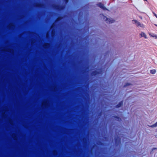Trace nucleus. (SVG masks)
<instances>
[{"instance_id":"nucleus-1","label":"nucleus","mask_w":157,"mask_h":157,"mask_svg":"<svg viewBox=\"0 0 157 157\" xmlns=\"http://www.w3.org/2000/svg\"><path fill=\"white\" fill-rule=\"evenodd\" d=\"M108 68H99V147H122L121 146H102L104 144L113 143L118 144L121 140L120 125L109 122L110 89L106 76Z\"/></svg>"},{"instance_id":"nucleus-2","label":"nucleus","mask_w":157,"mask_h":157,"mask_svg":"<svg viewBox=\"0 0 157 157\" xmlns=\"http://www.w3.org/2000/svg\"><path fill=\"white\" fill-rule=\"evenodd\" d=\"M36 149H95V157H98V148H36Z\"/></svg>"},{"instance_id":"nucleus-3","label":"nucleus","mask_w":157,"mask_h":157,"mask_svg":"<svg viewBox=\"0 0 157 157\" xmlns=\"http://www.w3.org/2000/svg\"><path fill=\"white\" fill-rule=\"evenodd\" d=\"M122 148H99V157H109V154L106 150L120 149Z\"/></svg>"},{"instance_id":"nucleus-4","label":"nucleus","mask_w":157,"mask_h":157,"mask_svg":"<svg viewBox=\"0 0 157 157\" xmlns=\"http://www.w3.org/2000/svg\"><path fill=\"white\" fill-rule=\"evenodd\" d=\"M52 7L54 9L60 11L63 10L65 8V6H64L55 4L52 5Z\"/></svg>"},{"instance_id":"nucleus-5","label":"nucleus","mask_w":157,"mask_h":157,"mask_svg":"<svg viewBox=\"0 0 157 157\" xmlns=\"http://www.w3.org/2000/svg\"><path fill=\"white\" fill-rule=\"evenodd\" d=\"M132 22L133 24H135L137 27H140L142 28L144 27V25L143 24H141L140 22L136 20H132Z\"/></svg>"},{"instance_id":"nucleus-6","label":"nucleus","mask_w":157,"mask_h":157,"mask_svg":"<svg viewBox=\"0 0 157 157\" xmlns=\"http://www.w3.org/2000/svg\"><path fill=\"white\" fill-rule=\"evenodd\" d=\"M105 21L107 23H112L115 21V20L112 18H109L105 16L104 19H105Z\"/></svg>"},{"instance_id":"nucleus-7","label":"nucleus","mask_w":157,"mask_h":157,"mask_svg":"<svg viewBox=\"0 0 157 157\" xmlns=\"http://www.w3.org/2000/svg\"><path fill=\"white\" fill-rule=\"evenodd\" d=\"M55 24L54 23H53L51 27V29H52V31L51 32V36L52 37H53L55 35L56 32L55 30L53 28L55 26Z\"/></svg>"},{"instance_id":"nucleus-8","label":"nucleus","mask_w":157,"mask_h":157,"mask_svg":"<svg viewBox=\"0 0 157 157\" xmlns=\"http://www.w3.org/2000/svg\"><path fill=\"white\" fill-rule=\"evenodd\" d=\"M99 7L104 11H109V10L104 6V4L101 2H99Z\"/></svg>"},{"instance_id":"nucleus-9","label":"nucleus","mask_w":157,"mask_h":157,"mask_svg":"<svg viewBox=\"0 0 157 157\" xmlns=\"http://www.w3.org/2000/svg\"><path fill=\"white\" fill-rule=\"evenodd\" d=\"M34 7L38 8H44V5L43 4L40 3H36L34 4Z\"/></svg>"},{"instance_id":"nucleus-10","label":"nucleus","mask_w":157,"mask_h":157,"mask_svg":"<svg viewBox=\"0 0 157 157\" xmlns=\"http://www.w3.org/2000/svg\"><path fill=\"white\" fill-rule=\"evenodd\" d=\"M112 117L116 121L120 122L121 121V118L118 116L114 115L112 116Z\"/></svg>"},{"instance_id":"nucleus-11","label":"nucleus","mask_w":157,"mask_h":157,"mask_svg":"<svg viewBox=\"0 0 157 157\" xmlns=\"http://www.w3.org/2000/svg\"><path fill=\"white\" fill-rule=\"evenodd\" d=\"M123 101L122 100L121 101H120L117 104L115 107L117 108H119L122 106L123 105Z\"/></svg>"},{"instance_id":"nucleus-12","label":"nucleus","mask_w":157,"mask_h":157,"mask_svg":"<svg viewBox=\"0 0 157 157\" xmlns=\"http://www.w3.org/2000/svg\"><path fill=\"white\" fill-rule=\"evenodd\" d=\"M81 141L83 144H86L87 142V138L86 137H84L81 139Z\"/></svg>"},{"instance_id":"nucleus-13","label":"nucleus","mask_w":157,"mask_h":157,"mask_svg":"<svg viewBox=\"0 0 157 157\" xmlns=\"http://www.w3.org/2000/svg\"><path fill=\"white\" fill-rule=\"evenodd\" d=\"M50 45L49 44L46 43L43 45V47L45 48L48 49L50 47Z\"/></svg>"},{"instance_id":"nucleus-14","label":"nucleus","mask_w":157,"mask_h":157,"mask_svg":"<svg viewBox=\"0 0 157 157\" xmlns=\"http://www.w3.org/2000/svg\"><path fill=\"white\" fill-rule=\"evenodd\" d=\"M140 35L141 37H144L145 39H147V38L146 35L143 32H141L140 34Z\"/></svg>"},{"instance_id":"nucleus-15","label":"nucleus","mask_w":157,"mask_h":157,"mask_svg":"<svg viewBox=\"0 0 157 157\" xmlns=\"http://www.w3.org/2000/svg\"><path fill=\"white\" fill-rule=\"evenodd\" d=\"M14 27V25L13 23H10L8 26V28L9 29H13Z\"/></svg>"},{"instance_id":"nucleus-16","label":"nucleus","mask_w":157,"mask_h":157,"mask_svg":"<svg viewBox=\"0 0 157 157\" xmlns=\"http://www.w3.org/2000/svg\"><path fill=\"white\" fill-rule=\"evenodd\" d=\"M131 85H132L131 83L129 82H127L124 84V85L123 86V87H125Z\"/></svg>"},{"instance_id":"nucleus-17","label":"nucleus","mask_w":157,"mask_h":157,"mask_svg":"<svg viewBox=\"0 0 157 157\" xmlns=\"http://www.w3.org/2000/svg\"><path fill=\"white\" fill-rule=\"evenodd\" d=\"M148 126L150 127H151V128H154V127H156L157 126V121L154 124L152 125H147Z\"/></svg>"},{"instance_id":"nucleus-18","label":"nucleus","mask_w":157,"mask_h":157,"mask_svg":"<svg viewBox=\"0 0 157 157\" xmlns=\"http://www.w3.org/2000/svg\"><path fill=\"white\" fill-rule=\"evenodd\" d=\"M150 72L152 74H154L155 73L156 71L155 69L151 70L150 71Z\"/></svg>"},{"instance_id":"nucleus-19","label":"nucleus","mask_w":157,"mask_h":157,"mask_svg":"<svg viewBox=\"0 0 157 157\" xmlns=\"http://www.w3.org/2000/svg\"><path fill=\"white\" fill-rule=\"evenodd\" d=\"M28 34L30 35H34V34H36V33H35L30 31L28 32Z\"/></svg>"},{"instance_id":"nucleus-20","label":"nucleus","mask_w":157,"mask_h":157,"mask_svg":"<svg viewBox=\"0 0 157 157\" xmlns=\"http://www.w3.org/2000/svg\"><path fill=\"white\" fill-rule=\"evenodd\" d=\"M12 137L14 140H16L17 139V137L15 134H13L12 135Z\"/></svg>"},{"instance_id":"nucleus-21","label":"nucleus","mask_w":157,"mask_h":157,"mask_svg":"<svg viewBox=\"0 0 157 157\" xmlns=\"http://www.w3.org/2000/svg\"><path fill=\"white\" fill-rule=\"evenodd\" d=\"M44 106L45 107L48 106V101H44Z\"/></svg>"},{"instance_id":"nucleus-22","label":"nucleus","mask_w":157,"mask_h":157,"mask_svg":"<svg viewBox=\"0 0 157 157\" xmlns=\"http://www.w3.org/2000/svg\"><path fill=\"white\" fill-rule=\"evenodd\" d=\"M62 19V17H59L56 20V21H58Z\"/></svg>"},{"instance_id":"nucleus-23","label":"nucleus","mask_w":157,"mask_h":157,"mask_svg":"<svg viewBox=\"0 0 157 157\" xmlns=\"http://www.w3.org/2000/svg\"><path fill=\"white\" fill-rule=\"evenodd\" d=\"M151 36L155 38V39H157V35H151Z\"/></svg>"},{"instance_id":"nucleus-24","label":"nucleus","mask_w":157,"mask_h":157,"mask_svg":"<svg viewBox=\"0 0 157 157\" xmlns=\"http://www.w3.org/2000/svg\"><path fill=\"white\" fill-rule=\"evenodd\" d=\"M92 74H94L95 75L97 74H98V71H96V72L94 71L92 73Z\"/></svg>"},{"instance_id":"nucleus-25","label":"nucleus","mask_w":157,"mask_h":157,"mask_svg":"<svg viewBox=\"0 0 157 157\" xmlns=\"http://www.w3.org/2000/svg\"><path fill=\"white\" fill-rule=\"evenodd\" d=\"M152 13L156 17V18H157V14L154 12L152 11Z\"/></svg>"},{"instance_id":"nucleus-26","label":"nucleus","mask_w":157,"mask_h":157,"mask_svg":"<svg viewBox=\"0 0 157 157\" xmlns=\"http://www.w3.org/2000/svg\"><path fill=\"white\" fill-rule=\"evenodd\" d=\"M65 129L67 131V132H68V131H71L72 130V129H68L67 128H65Z\"/></svg>"},{"instance_id":"nucleus-27","label":"nucleus","mask_w":157,"mask_h":157,"mask_svg":"<svg viewBox=\"0 0 157 157\" xmlns=\"http://www.w3.org/2000/svg\"><path fill=\"white\" fill-rule=\"evenodd\" d=\"M64 1L66 4H67L68 2V0H64Z\"/></svg>"},{"instance_id":"nucleus-28","label":"nucleus","mask_w":157,"mask_h":157,"mask_svg":"<svg viewBox=\"0 0 157 157\" xmlns=\"http://www.w3.org/2000/svg\"><path fill=\"white\" fill-rule=\"evenodd\" d=\"M155 149H157V148H152V151Z\"/></svg>"},{"instance_id":"nucleus-29","label":"nucleus","mask_w":157,"mask_h":157,"mask_svg":"<svg viewBox=\"0 0 157 157\" xmlns=\"http://www.w3.org/2000/svg\"><path fill=\"white\" fill-rule=\"evenodd\" d=\"M34 40H32L31 41V44H32L33 43V41Z\"/></svg>"},{"instance_id":"nucleus-30","label":"nucleus","mask_w":157,"mask_h":157,"mask_svg":"<svg viewBox=\"0 0 157 157\" xmlns=\"http://www.w3.org/2000/svg\"><path fill=\"white\" fill-rule=\"evenodd\" d=\"M23 17H24V16H23V15H22V16H21V18H23Z\"/></svg>"},{"instance_id":"nucleus-31","label":"nucleus","mask_w":157,"mask_h":157,"mask_svg":"<svg viewBox=\"0 0 157 157\" xmlns=\"http://www.w3.org/2000/svg\"><path fill=\"white\" fill-rule=\"evenodd\" d=\"M124 147H126V146H125Z\"/></svg>"},{"instance_id":"nucleus-32","label":"nucleus","mask_w":157,"mask_h":157,"mask_svg":"<svg viewBox=\"0 0 157 157\" xmlns=\"http://www.w3.org/2000/svg\"><path fill=\"white\" fill-rule=\"evenodd\" d=\"M154 25H155L157 27V25L156 24H154Z\"/></svg>"},{"instance_id":"nucleus-33","label":"nucleus","mask_w":157,"mask_h":157,"mask_svg":"<svg viewBox=\"0 0 157 157\" xmlns=\"http://www.w3.org/2000/svg\"><path fill=\"white\" fill-rule=\"evenodd\" d=\"M54 90H56V88L55 87H54Z\"/></svg>"},{"instance_id":"nucleus-34","label":"nucleus","mask_w":157,"mask_h":157,"mask_svg":"<svg viewBox=\"0 0 157 157\" xmlns=\"http://www.w3.org/2000/svg\"><path fill=\"white\" fill-rule=\"evenodd\" d=\"M46 38H47L48 37V36L47 35L46 36Z\"/></svg>"},{"instance_id":"nucleus-35","label":"nucleus","mask_w":157,"mask_h":157,"mask_svg":"<svg viewBox=\"0 0 157 157\" xmlns=\"http://www.w3.org/2000/svg\"><path fill=\"white\" fill-rule=\"evenodd\" d=\"M124 149H125L126 148H125V147H124Z\"/></svg>"},{"instance_id":"nucleus-36","label":"nucleus","mask_w":157,"mask_h":157,"mask_svg":"<svg viewBox=\"0 0 157 157\" xmlns=\"http://www.w3.org/2000/svg\"><path fill=\"white\" fill-rule=\"evenodd\" d=\"M96 144H98V142H97H97H96Z\"/></svg>"},{"instance_id":"nucleus-37","label":"nucleus","mask_w":157,"mask_h":157,"mask_svg":"<svg viewBox=\"0 0 157 157\" xmlns=\"http://www.w3.org/2000/svg\"><path fill=\"white\" fill-rule=\"evenodd\" d=\"M10 123H11V121H10Z\"/></svg>"},{"instance_id":"nucleus-38","label":"nucleus","mask_w":157,"mask_h":157,"mask_svg":"<svg viewBox=\"0 0 157 157\" xmlns=\"http://www.w3.org/2000/svg\"><path fill=\"white\" fill-rule=\"evenodd\" d=\"M98 39H99V40L100 39L99 38Z\"/></svg>"}]
</instances>
